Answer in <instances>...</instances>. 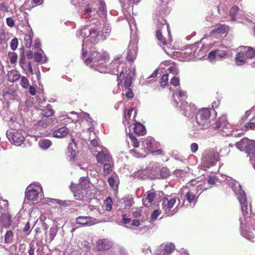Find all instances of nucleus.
Here are the masks:
<instances>
[{
    "label": "nucleus",
    "mask_w": 255,
    "mask_h": 255,
    "mask_svg": "<svg viewBox=\"0 0 255 255\" xmlns=\"http://www.w3.org/2000/svg\"><path fill=\"white\" fill-rule=\"evenodd\" d=\"M83 14L96 11L98 15H106L107 6L104 0H88L85 6L83 5Z\"/></svg>",
    "instance_id": "obj_1"
},
{
    "label": "nucleus",
    "mask_w": 255,
    "mask_h": 255,
    "mask_svg": "<svg viewBox=\"0 0 255 255\" xmlns=\"http://www.w3.org/2000/svg\"><path fill=\"white\" fill-rule=\"evenodd\" d=\"M212 122L211 111L209 108H203L198 111L196 115V123L200 129L208 128Z\"/></svg>",
    "instance_id": "obj_2"
},
{
    "label": "nucleus",
    "mask_w": 255,
    "mask_h": 255,
    "mask_svg": "<svg viewBox=\"0 0 255 255\" xmlns=\"http://www.w3.org/2000/svg\"><path fill=\"white\" fill-rule=\"evenodd\" d=\"M235 62L238 65H242L247 62L248 59H251L255 56V50L252 47L241 46L237 49Z\"/></svg>",
    "instance_id": "obj_3"
},
{
    "label": "nucleus",
    "mask_w": 255,
    "mask_h": 255,
    "mask_svg": "<svg viewBox=\"0 0 255 255\" xmlns=\"http://www.w3.org/2000/svg\"><path fill=\"white\" fill-rule=\"evenodd\" d=\"M91 183L88 178L82 177L79 180V183L76 186L74 196L79 200H83L84 197L90 196L91 192Z\"/></svg>",
    "instance_id": "obj_4"
},
{
    "label": "nucleus",
    "mask_w": 255,
    "mask_h": 255,
    "mask_svg": "<svg viewBox=\"0 0 255 255\" xmlns=\"http://www.w3.org/2000/svg\"><path fill=\"white\" fill-rule=\"evenodd\" d=\"M236 147L242 151L247 152L250 158L253 155H255V142L252 140L245 138L237 142Z\"/></svg>",
    "instance_id": "obj_5"
},
{
    "label": "nucleus",
    "mask_w": 255,
    "mask_h": 255,
    "mask_svg": "<svg viewBox=\"0 0 255 255\" xmlns=\"http://www.w3.org/2000/svg\"><path fill=\"white\" fill-rule=\"evenodd\" d=\"M93 58H95V66L105 67L106 64L109 62L110 56L107 52L100 53L97 51H93Z\"/></svg>",
    "instance_id": "obj_6"
},
{
    "label": "nucleus",
    "mask_w": 255,
    "mask_h": 255,
    "mask_svg": "<svg viewBox=\"0 0 255 255\" xmlns=\"http://www.w3.org/2000/svg\"><path fill=\"white\" fill-rule=\"evenodd\" d=\"M214 128L215 129L221 128V130L226 135H228L232 129L231 125L227 122L226 118L224 117L219 118L215 122Z\"/></svg>",
    "instance_id": "obj_7"
},
{
    "label": "nucleus",
    "mask_w": 255,
    "mask_h": 255,
    "mask_svg": "<svg viewBox=\"0 0 255 255\" xmlns=\"http://www.w3.org/2000/svg\"><path fill=\"white\" fill-rule=\"evenodd\" d=\"M176 203L177 198L176 197L169 198L166 197H164L162 203V208L168 215L171 216L174 214V213L171 211V209L176 205Z\"/></svg>",
    "instance_id": "obj_8"
},
{
    "label": "nucleus",
    "mask_w": 255,
    "mask_h": 255,
    "mask_svg": "<svg viewBox=\"0 0 255 255\" xmlns=\"http://www.w3.org/2000/svg\"><path fill=\"white\" fill-rule=\"evenodd\" d=\"M78 224L85 226H91L96 224V219L90 216H81L77 217L75 219Z\"/></svg>",
    "instance_id": "obj_9"
},
{
    "label": "nucleus",
    "mask_w": 255,
    "mask_h": 255,
    "mask_svg": "<svg viewBox=\"0 0 255 255\" xmlns=\"http://www.w3.org/2000/svg\"><path fill=\"white\" fill-rule=\"evenodd\" d=\"M200 194H198V190L194 188L189 190L185 194V199L190 203L195 204L198 200Z\"/></svg>",
    "instance_id": "obj_10"
},
{
    "label": "nucleus",
    "mask_w": 255,
    "mask_h": 255,
    "mask_svg": "<svg viewBox=\"0 0 255 255\" xmlns=\"http://www.w3.org/2000/svg\"><path fill=\"white\" fill-rule=\"evenodd\" d=\"M96 159L98 163L104 164L112 161V157L110 153L106 150H102L98 152L96 156Z\"/></svg>",
    "instance_id": "obj_11"
},
{
    "label": "nucleus",
    "mask_w": 255,
    "mask_h": 255,
    "mask_svg": "<svg viewBox=\"0 0 255 255\" xmlns=\"http://www.w3.org/2000/svg\"><path fill=\"white\" fill-rule=\"evenodd\" d=\"M181 108L183 115L187 117L192 116L195 111V107L194 105L189 104L185 101L182 103Z\"/></svg>",
    "instance_id": "obj_12"
},
{
    "label": "nucleus",
    "mask_w": 255,
    "mask_h": 255,
    "mask_svg": "<svg viewBox=\"0 0 255 255\" xmlns=\"http://www.w3.org/2000/svg\"><path fill=\"white\" fill-rule=\"evenodd\" d=\"M96 244L97 249L98 251L109 250L112 247V243L106 239L98 240Z\"/></svg>",
    "instance_id": "obj_13"
},
{
    "label": "nucleus",
    "mask_w": 255,
    "mask_h": 255,
    "mask_svg": "<svg viewBox=\"0 0 255 255\" xmlns=\"http://www.w3.org/2000/svg\"><path fill=\"white\" fill-rule=\"evenodd\" d=\"M250 115H253V117L251 121L245 124L246 129H255V123L254 122L255 118V107L252 108L250 110L246 111L245 117H248Z\"/></svg>",
    "instance_id": "obj_14"
},
{
    "label": "nucleus",
    "mask_w": 255,
    "mask_h": 255,
    "mask_svg": "<svg viewBox=\"0 0 255 255\" xmlns=\"http://www.w3.org/2000/svg\"><path fill=\"white\" fill-rule=\"evenodd\" d=\"M156 192L153 190L146 192L145 194L146 197L142 199L144 206L147 207L150 206L156 197Z\"/></svg>",
    "instance_id": "obj_15"
},
{
    "label": "nucleus",
    "mask_w": 255,
    "mask_h": 255,
    "mask_svg": "<svg viewBox=\"0 0 255 255\" xmlns=\"http://www.w3.org/2000/svg\"><path fill=\"white\" fill-rule=\"evenodd\" d=\"M229 30V27L225 24H217L215 28L210 32V34L213 35L215 33L224 34Z\"/></svg>",
    "instance_id": "obj_16"
},
{
    "label": "nucleus",
    "mask_w": 255,
    "mask_h": 255,
    "mask_svg": "<svg viewBox=\"0 0 255 255\" xmlns=\"http://www.w3.org/2000/svg\"><path fill=\"white\" fill-rule=\"evenodd\" d=\"M24 136L18 131L14 132L12 135L11 141L16 145H19L24 141Z\"/></svg>",
    "instance_id": "obj_17"
},
{
    "label": "nucleus",
    "mask_w": 255,
    "mask_h": 255,
    "mask_svg": "<svg viewBox=\"0 0 255 255\" xmlns=\"http://www.w3.org/2000/svg\"><path fill=\"white\" fill-rule=\"evenodd\" d=\"M156 37L157 38L158 40L160 43V45L162 47L163 49H164V51L168 53V52L166 50V47H168V45H170V44L167 42L165 37L162 35V33L160 30H157L156 31Z\"/></svg>",
    "instance_id": "obj_18"
},
{
    "label": "nucleus",
    "mask_w": 255,
    "mask_h": 255,
    "mask_svg": "<svg viewBox=\"0 0 255 255\" xmlns=\"http://www.w3.org/2000/svg\"><path fill=\"white\" fill-rule=\"evenodd\" d=\"M175 249V246L173 244H167L163 247L162 245L160 247V250H161L160 252V254L161 255H168L170 254L173 252Z\"/></svg>",
    "instance_id": "obj_19"
},
{
    "label": "nucleus",
    "mask_w": 255,
    "mask_h": 255,
    "mask_svg": "<svg viewBox=\"0 0 255 255\" xmlns=\"http://www.w3.org/2000/svg\"><path fill=\"white\" fill-rule=\"evenodd\" d=\"M133 129L134 132L137 135H143L146 133L145 127L139 123L135 122Z\"/></svg>",
    "instance_id": "obj_20"
},
{
    "label": "nucleus",
    "mask_w": 255,
    "mask_h": 255,
    "mask_svg": "<svg viewBox=\"0 0 255 255\" xmlns=\"http://www.w3.org/2000/svg\"><path fill=\"white\" fill-rule=\"evenodd\" d=\"M69 132V129L66 127H64L55 130L53 132V134L54 137L62 138L66 136Z\"/></svg>",
    "instance_id": "obj_21"
},
{
    "label": "nucleus",
    "mask_w": 255,
    "mask_h": 255,
    "mask_svg": "<svg viewBox=\"0 0 255 255\" xmlns=\"http://www.w3.org/2000/svg\"><path fill=\"white\" fill-rule=\"evenodd\" d=\"M108 183L110 187L114 190H117L119 187V181L118 177L116 176H112L108 179Z\"/></svg>",
    "instance_id": "obj_22"
},
{
    "label": "nucleus",
    "mask_w": 255,
    "mask_h": 255,
    "mask_svg": "<svg viewBox=\"0 0 255 255\" xmlns=\"http://www.w3.org/2000/svg\"><path fill=\"white\" fill-rule=\"evenodd\" d=\"M8 80L10 82L17 81L20 78L19 72L16 70H12L8 72Z\"/></svg>",
    "instance_id": "obj_23"
},
{
    "label": "nucleus",
    "mask_w": 255,
    "mask_h": 255,
    "mask_svg": "<svg viewBox=\"0 0 255 255\" xmlns=\"http://www.w3.org/2000/svg\"><path fill=\"white\" fill-rule=\"evenodd\" d=\"M114 167V163L113 160L112 161L108 162L104 164L103 166V172L105 176H107L111 173Z\"/></svg>",
    "instance_id": "obj_24"
},
{
    "label": "nucleus",
    "mask_w": 255,
    "mask_h": 255,
    "mask_svg": "<svg viewBox=\"0 0 255 255\" xmlns=\"http://www.w3.org/2000/svg\"><path fill=\"white\" fill-rule=\"evenodd\" d=\"M25 196L27 200L34 201L37 199L38 197V193L35 189L29 190L26 192Z\"/></svg>",
    "instance_id": "obj_25"
},
{
    "label": "nucleus",
    "mask_w": 255,
    "mask_h": 255,
    "mask_svg": "<svg viewBox=\"0 0 255 255\" xmlns=\"http://www.w3.org/2000/svg\"><path fill=\"white\" fill-rule=\"evenodd\" d=\"M133 109L131 108L127 113H125L124 118L123 121V123L125 126H127L129 125V120L130 119L131 114L133 113Z\"/></svg>",
    "instance_id": "obj_26"
},
{
    "label": "nucleus",
    "mask_w": 255,
    "mask_h": 255,
    "mask_svg": "<svg viewBox=\"0 0 255 255\" xmlns=\"http://www.w3.org/2000/svg\"><path fill=\"white\" fill-rule=\"evenodd\" d=\"M38 143L39 146L43 149H47L52 145V142L47 139H40Z\"/></svg>",
    "instance_id": "obj_27"
},
{
    "label": "nucleus",
    "mask_w": 255,
    "mask_h": 255,
    "mask_svg": "<svg viewBox=\"0 0 255 255\" xmlns=\"http://www.w3.org/2000/svg\"><path fill=\"white\" fill-rule=\"evenodd\" d=\"M41 113L44 116L49 117L53 115V111L52 110L51 106L49 105L42 110Z\"/></svg>",
    "instance_id": "obj_28"
},
{
    "label": "nucleus",
    "mask_w": 255,
    "mask_h": 255,
    "mask_svg": "<svg viewBox=\"0 0 255 255\" xmlns=\"http://www.w3.org/2000/svg\"><path fill=\"white\" fill-rule=\"evenodd\" d=\"M85 32V35L87 37H90L92 38H95L99 34V31L95 28L89 29L88 34L86 33V31Z\"/></svg>",
    "instance_id": "obj_29"
},
{
    "label": "nucleus",
    "mask_w": 255,
    "mask_h": 255,
    "mask_svg": "<svg viewBox=\"0 0 255 255\" xmlns=\"http://www.w3.org/2000/svg\"><path fill=\"white\" fill-rule=\"evenodd\" d=\"M13 234L11 231H7L4 236V243L10 244L13 242Z\"/></svg>",
    "instance_id": "obj_30"
},
{
    "label": "nucleus",
    "mask_w": 255,
    "mask_h": 255,
    "mask_svg": "<svg viewBox=\"0 0 255 255\" xmlns=\"http://www.w3.org/2000/svg\"><path fill=\"white\" fill-rule=\"evenodd\" d=\"M240 190L239 191V194L238 195V199L240 203H245L247 201V198L246 196L245 192L241 188V186H239Z\"/></svg>",
    "instance_id": "obj_31"
},
{
    "label": "nucleus",
    "mask_w": 255,
    "mask_h": 255,
    "mask_svg": "<svg viewBox=\"0 0 255 255\" xmlns=\"http://www.w3.org/2000/svg\"><path fill=\"white\" fill-rule=\"evenodd\" d=\"M132 77L130 73L126 75L125 81L124 82V86L125 88H129L132 84Z\"/></svg>",
    "instance_id": "obj_32"
},
{
    "label": "nucleus",
    "mask_w": 255,
    "mask_h": 255,
    "mask_svg": "<svg viewBox=\"0 0 255 255\" xmlns=\"http://www.w3.org/2000/svg\"><path fill=\"white\" fill-rule=\"evenodd\" d=\"M160 176L162 178H166L170 174L169 169L166 167H163L160 170Z\"/></svg>",
    "instance_id": "obj_33"
},
{
    "label": "nucleus",
    "mask_w": 255,
    "mask_h": 255,
    "mask_svg": "<svg viewBox=\"0 0 255 255\" xmlns=\"http://www.w3.org/2000/svg\"><path fill=\"white\" fill-rule=\"evenodd\" d=\"M128 136L131 140L132 145L135 148L138 147L139 146V143L137 138L133 135V134L131 133H129Z\"/></svg>",
    "instance_id": "obj_34"
},
{
    "label": "nucleus",
    "mask_w": 255,
    "mask_h": 255,
    "mask_svg": "<svg viewBox=\"0 0 255 255\" xmlns=\"http://www.w3.org/2000/svg\"><path fill=\"white\" fill-rule=\"evenodd\" d=\"M173 174L175 175L177 177L183 178L186 176L187 172L183 170L176 169L173 172Z\"/></svg>",
    "instance_id": "obj_35"
},
{
    "label": "nucleus",
    "mask_w": 255,
    "mask_h": 255,
    "mask_svg": "<svg viewBox=\"0 0 255 255\" xmlns=\"http://www.w3.org/2000/svg\"><path fill=\"white\" fill-rule=\"evenodd\" d=\"M120 65V62L117 61H113L110 63V67L113 68V69L112 70V72L113 74H115L116 75H118V74L115 73V72H118L119 71V66Z\"/></svg>",
    "instance_id": "obj_36"
},
{
    "label": "nucleus",
    "mask_w": 255,
    "mask_h": 255,
    "mask_svg": "<svg viewBox=\"0 0 255 255\" xmlns=\"http://www.w3.org/2000/svg\"><path fill=\"white\" fill-rule=\"evenodd\" d=\"M8 56L11 64H15L17 62V55L16 53L13 52H9Z\"/></svg>",
    "instance_id": "obj_37"
},
{
    "label": "nucleus",
    "mask_w": 255,
    "mask_h": 255,
    "mask_svg": "<svg viewBox=\"0 0 255 255\" xmlns=\"http://www.w3.org/2000/svg\"><path fill=\"white\" fill-rule=\"evenodd\" d=\"M68 155L70 160H74L76 157V151L71 147L70 144L68 147Z\"/></svg>",
    "instance_id": "obj_38"
},
{
    "label": "nucleus",
    "mask_w": 255,
    "mask_h": 255,
    "mask_svg": "<svg viewBox=\"0 0 255 255\" xmlns=\"http://www.w3.org/2000/svg\"><path fill=\"white\" fill-rule=\"evenodd\" d=\"M105 209L107 211H110L112 209L113 201L110 197H108L105 200Z\"/></svg>",
    "instance_id": "obj_39"
},
{
    "label": "nucleus",
    "mask_w": 255,
    "mask_h": 255,
    "mask_svg": "<svg viewBox=\"0 0 255 255\" xmlns=\"http://www.w3.org/2000/svg\"><path fill=\"white\" fill-rule=\"evenodd\" d=\"M168 74H163L160 78V84L161 87H164L167 85L168 83Z\"/></svg>",
    "instance_id": "obj_40"
},
{
    "label": "nucleus",
    "mask_w": 255,
    "mask_h": 255,
    "mask_svg": "<svg viewBox=\"0 0 255 255\" xmlns=\"http://www.w3.org/2000/svg\"><path fill=\"white\" fill-rule=\"evenodd\" d=\"M57 234V230L54 228H51L49 230V237L51 241H52Z\"/></svg>",
    "instance_id": "obj_41"
},
{
    "label": "nucleus",
    "mask_w": 255,
    "mask_h": 255,
    "mask_svg": "<svg viewBox=\"0 0 255 255\" xmlns=\"http://www.w3.org/2000/svg\"><path fill=\"white\" fill-rule=\"evenodd\" d=\"M29 85V81L27 78L24 76H22L21 78V86L26 89Z\"/></svg>",
    "instance_id": "obj_42"
},
{
    "label": "nucleus",
    "mask_w": 255,
    "mask_h": 255,
    "mask_svg": "<svg viewBox=\"0 0 255 255\" xmlns=\"http://www.w3.org/2000/svg\"><path fill=\"white\" fill-rule=\"evenodd\" d=\"M18 41L16 38L12 39L10 42V48L12 50H15L18 46Z\"/></svg>",
    "instance_id": "obj_43"
},
{
    "label": "nucleus",
    "mask_w": 255,
    "mask_h": 255,
    "mask_svg": "<svg viewBox=\"0 0 255 255\" xmlns=\"http://www.w3.org/2000/svg\"><path fill=\"white\" fill-rule=\"evenodd\" d=\"M124 91L126 92V95L128 98L132 99L133 97V93L132 92V90L130 88V87L125 88V90Z\"/></svg>",
    "instance_id": "obj_44"
},
{
    "label": "nucleus",
    "mask_w": 255,
    "mask_h": 255,
    "mask_svg": "<svg viewBox=\"0 0 255 255\" xmlns=\"http://www.w3.org/2000/svg\"><path fill=\"white\" fill-rule=\"evenodd\" d=\"M160 214L161 211L159 210H154L150 217L151 220L153 221L155 220Z\"/></svg>",
    "instance_id": "obj_45"
},
{
    "label": "nucleus",
    "mask_w": 255,
    "mask_h": 255,
    "mask_svg": "<svg viewBox=\"0 0 255 255\" xmlns=\"http://www.w3.org/2000/svg\"><path fill=\"white\" fill-rule=\"evenodd\" d=\"M94 56L93 55V51L91 53L90 56L89 57L85 59V63L86 65H89L91 64V63H93V64L95 65V58H93Z\"/></svg>",
    "instance_id": "obj_46"
},
{
    "label": "nucleus",
    "mask_w": 255,
    "mask_h": 255,
    "mask_svg": "<svg viewBox=\"0 0 255 255\" xmlns=\"http://www.w3.org/2000/svg\"><path fill=\"white\" fill-rule=\"evenodd\" d=\"M241 205L242 211L244 215L248 214V206L247 202L245 203H240Z\"/></svg>",
    "instance_id": "obj_47"
},
{
    "label": "nucleus",
    "mask_w": 255,
    "mask_h": 255,
    "mask_svg": "<svg viewBox=\"0 0 255 255\" xmlns=\"http://www.w3.org/2000/svg\"><path fill=\"white\" fill-rule=\"evenodd\" d=\"M130 153H131L133 156L136 158L138 157H144L145 155H143L139 152H137L136 150L135 149H131L130 150Z\"/></svg>",
    "instance_id": "obj_48"
},
{
    "label": "nucleus",
    "mask_w": 255,
    "mask_h": 255,
    "mask_svg": "<svg viewBox=\"0 0 255 255\" xmlns=\"http://www.w3.org/2000/svg\"><path fill=\"white\" fill-rule=\"evenodd\" d=\"M239 10V7L236 6L234 5L230 9V15L231 16H235L237 14V12Z\"/></svg>",
    "instance_id": "obj_49"
},
{
    "label": "nucleus",
    "mask_w": 255,
    "mask_h": 255,
    "mask_svg": "<svg viewBox=\"0 0 255 255\" xmlns=\"http://www.w3.org/2000/svg\"><path fill=\"white\" fill-rule=\"evenodd\" d=\"M23 232L25 233L26 235H29L30 234V223L29 222H27L23 229Z\"/></svg>",
    "instance_id": "obj_50"
},
{
    "label": "nucleus",
    "mask_w": 255,
    "mask_h": 255,
    "mask_svg": "<svg viewBox=\"0 0 255 255\" xmlns=\"http://www.w3.org/2000/svg\"><path fill=\"white\" fill-rule=\"evenodd\" d=\"M217 52V57L221 58L224 57L227 55V52L223 50H216Z\"/></svg>",
    "instance_id": "obj_51"
},
{
    "label": "nucleus",
    "mask_w": 255,
    "mask_h": 255,
    "mask_svg": "<svg viewBox=\"0 0 255 255\" xmlns=\"http://www.w3.org/2000/svg\"><path fill=\"white\" fill-rule=\"evenodd\" d=\"M57 204L64 207H67L70 205V202L69 201H67L58 200L57 201Z\"/></svg>",
    "instance_id": "obj_52"
},
{
    "label": "nucleus",
    "mask_w": 255,
    "mask_h": 255,
    "mask_svg": "<svg viewBox=\"0 0 255 255\" xmlns=\"http://www.w3.org/2000/svg\"><path fill=\"white\" fill-rule=\"evenodd\" d=\"M170 83L174 86H177L179 83V79L178 77H173L170 81Z\"/></svg>",
    "instance_id": "obj_53"
},
{
    "label": "nucleus",
    "mask_w": 255,
    "mask_h": 255,
    "mask_svg": "<svg viewBox=\"0 0 255 255\" xmlns=\"http://www.w3.org/2000/svg\"><path fill=\"white\" fill-rule=\"evenodd\" d=\"M24 40L25 41L26 47H29L30 46V45L31 44V42H32V39H31V36L30 35L27 36L25 38Z\"/></svg>",
    "instance_id": "obj_54"
},
{
    "label": "nucleus",
    "mask_w": 255,
    "mask_h": 255,
    "mask_svg": "<svg viewBox=\"0 0 255 255\" xmlns=\"http://www.w3.org/2000/svg\"><path fill=\"white\" fill-rule=\"evenodd\" d=\"M25 60V59L24 57H21L19 59V65L23 70H25V68H26V63Z\"/></svg>",
    "instance_id": "obj_55"
},
{
    "label": "nucleus",
    "mask_w": 255,
    "mask_h": 255,
    "mask_svg": "<svg viewBox=\"0 0 255 255\" xmlns=\"http://www.w3.org/2000/svg\"><path fill=\"white\" fill-rule=\"evenodd\" d=\"M190 149L192 153H195L198 149V145L196 143H192L190 145Z\"/></svg>",
    "instance_id": "obj_56"
},
{
    "label": "nucleus",
    "mask_w": 255,
    "mask_h": 255,
    "mask_svg": "<svg viewBox=\"0 0 255 255\" xmlns=\"http://www.w3.org/2000/svg\"><path fill=\"white\" fill-rule=\"evenodd\" d=\"M34 59L35 61L37 62H39L41 61V54L39 53L36 52L35 53L33 56Z\"/></svg>",
    "instance_id": "obj_57"
},
{
    "label": "nucleus",
    "mask_w": 255,
    "mask_h": 255,
    "mask_svg": "<svg viewBox=\"0 0 255 255\" xmlns=\"http://www.w3.org/2000/svg\"><path fill=\"white\" fill-rule=\"evenodd\" d=\"M99 139L98 137L91 140L90 143L94 147H97L99 145Z\"/></svg>",
    "instance_id": "obj_58"
},
{
    "label": "nucleus",
    "mask_w": 255,
    "mask_h": 255,
    "mask_svg": "<svg viewBox=\"0 0 255 255\" xmlns=\"http://www.w3.org/2000/svg\"><path fill=\"white\" fill-rule=\"evenodd\" d=\"M6 23L7 25L10 27L13 26L14 24V20L11 17H8L6 18Z\"/></svg>",
    "instance_id": "obj_59"
},
{
    "label": "nucleus",
    "mask_w": 255,
    "mask_h": 255,
    "mask_svg": "<svg viewBox=\"0 0 255 255\" xmlns=\"http://www.w3.org/2000/svg\"><path fill=\"white\" fill-rule=\"evenodd\" d=\"M216 56H217V52L216 50H214V51H212L211 52H210L209 54V56H208V58L212 60H213L215 58Z\"/></svg>",
    "instance_id": "obj_60"
},
{
    "label": "nucleus",
    "mask_w": 255,
    "mask_h": 255,
    "mask_svg": "<svg viewBox=\"0 0 255 255\" xmlns=\"http://www.w3.org/2000/svg\"><path fill=\"white\" fill-rule=\"evenodd\" d=\"M5 38L4 32L1 29H0V44L4 42Z\"/></svg>",
    "instance_id": "obj_61"
},
{
    "label": "nucleus",
    "mask_w": 255,
    "mask_h": 255,
    "mask_svg": "<svg viewBox=\"0 0 255 255\" xmlns=\"http://www.w3.org/2000/svg\"><path fill=\"white\" fill-rule=\"evenodd\" d=\"M127 59L128 61H133L134 59V56L132 55L131 52L129 51L128 53L127 56Z\"/></svg>",
    "instance_id": "obj_62"
},
{
    "label": "nucleus",
    "mask_w": 255,
    "mask_h": 255,
    "mask_svg": "<svg viewBox=\"0 0 255 255\" xmlns=\"http://www.w3.org/2000/svg\"><path fill=\"white\" fill-rule=\"evenodd\" d=\"M216 178L214 176H210L207 180L208 183L212 185L215 184Z\"/></svg>",
    "instance_id": "obj_63"
},
{
    "label": "nucleus",
    "mask_w": 255,
    "mask_h": 255,
    "mask_svg": "<svg viewBox=\"0 0 255 255\" xmlns=\"http://www.w3.org/2000/svg\"><path fill=\"white\" fill-rule=\"evenodd\" d=\"M178 97L179 98H186L187 93L185 91L182 90H179L178 91Z\"/></svg>",
    "instance_id": "obj_64"
}]
</instances>
